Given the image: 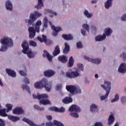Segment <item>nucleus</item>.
<instances>
[{
    "label": "nucleus",
    "mask_w": 126,
    "mask_h": 126,
    "mask_svg": "<svg viewBox=\"0 0 126 126\" xmlns=\"http://www.w3.org/2000/svg\"><path fill=\"white\" fill-rule=\"evenodd\" d=\"M47 13H52V14H54V15L57 16L58 15V14H57V12L49 9H45L44 10V14H47Z\"/></svg>",
    "instance_id": "c9c22d12"
},
{
    "label": "nucleus",
    "mask_w": 126,
    "mask_h": 126,
    "mask_svg": "<svg viewBox=\"0 0 126 126\" xmlns=\"http://www.w3.org/2000/svg\"><path fill=\"white\" fill-rule=\"evenodd\" d=\"M22 120L23 122L27 123L30 126H44L45 125V123H42L40 125H36L34 123H33L32 121L26 118H24L22 119Z\"/></svg>",
    "instance_id": "1a4fd4ad"
},
{
    "label": "nucleus",
    "mask_w": 126,
    "mask_h": 126,
    "mask_svg": "<svg viewBox=\"0 0 126 126\" xmlns=\"http://www.w3.org/2000/svg\"><path fill=\"white\" fill-rule=\"evenodd\" d=\"M118 72L121 73H125L126 72V64L125 63L121 64L118 68Z\"/></svg>",
    "instance_id": "4468645a"
},
{
    "label": "nucleus",
    "mask_w": 126,
    "mask_h": 126,
    "mask_svg": "<svg viewBox=\"0 0 126 126\" xmlns=\"http://www.w3.org/2000/svg\"><path fill=\"white\" fill-rule=\"evenodd\" d=\"M55 74V72L52 70H48L44 72V75L47 77H50Z\"/></svg>",
    "instance_id": "f3484780"
},
{
    "label": "nucleus",
    "mask_w": 126,
    "mask_h": 126,
    "mask_svg": "<svg viewBox=\"0 0 126 126\" xmlns=\"http://www.w3.org/2000/svg\"><path fill=\"white\" fill-rule=\"evenodd\" d=\"M24 82L26 83V84H30V81H29V80L28 79V78H24Z\"/></svg>",
    "instance_id": "bf43d9fd"
},
{
    "label": "nucleus",
    "mask_w": 126,
    "mask_h": 126,
    "mask_svg": "<svg viewBox=\"0 0 126 126\" xmlns=\"http://www.w3.org/2000/svg\"><path fill=\"white\" fill-rule=\"evenodd\" d=\"M30 16H42V14L38 11H35L31 13Z\"/></svg>",
    "instance_id": "4c0bfd02"
},
{
    "label": "nucleus",
    "mask_w": 126,
    "mask_h": 126,
    "mask_svg": "<svg viewBox=\"0 0 126 126\" xmlns=\"http://www.w3.org/2000/svg\"><path fill=\"white\" fill-rule=\"evenodd\" d=\"M28 31L30 32L29 37L30 39H33L35 35H36V32L34 29L32 27H30L28 28Z\"/></svg>",
    "instance_id": "9b49d317"
},
{
    "label": "nucleus",
    "mask_w": 126,
    "mask_h": 126,
    "mask_svg": "<svg viewBox=\"0 0 126 126\" xmlns=\"http://www.w3.org/2000/svg\"><path fill=\"white\" fill-rule=\"evenodd\" d=\"M49 110L50 111H54L56 112H59V113H63L65 112V108L63 107H61V108H58L57 107H49Z\"/></svg>",
    "instance_id": "f8f14e48"
},
{
    "label": "nucleus",
    "mask_w": 126,
    "mask_h": 126,
    "mask_svg": "<svg viewBox=\"0 0 126 126\" xmlns=\"http://www.w3.org/2000/svg\"><path fill=\"white\" fill-rule=\"evenodd\" d=\"M74 60L72 57H70L69 59V61L67 64V66L68 67H72L74 65Z\"/></svg>",
    "instance_id": "473e14b6"
},
{
    "label": "nucleus",
    "mask_w": 126,
    "mask_h": 126,
    "mask_svg": "<svg viewBox=\"0 0 126 126\" xmlns=\"http://www.w3.org/2000/svg\"><path fill=\"white\" fill-rule=\"evenodd\" d=\"M62 37L66 41H70L73 40V36L71 34H63L62 35Z\"/></svg>",
    "instance_id": "dca6fc26"
},
{
    "label": "nucleus",
    "mask_w": 126,
    "mask_h": 126,
    "mask_svg": "<svg viewBox=\"0 0 126 126\" xmlns=\"http://www.w3.org/2000/svg\"><path fill=\"white\" fill-rule=\"evenodd\" d=\"M5 6L6 9L8 10H12L13 9V6H12V3L9 0L6 1L5 3Z\"/></svg>",
    "instance_id": "4be33fe9"
},
{
    "label": "nucleus",
    "mask_w": 126,
    "mask_h": 126,
    "mask_svg": "<svg viewBox=\"0 0 126 126\" xmlns=\"http://www.w3.org/2000/svg\"><path fill=\"white\" fill-rule=\"evenodd\" d=\"M42 24V22L41 21H38L36 22L35 24V31L39 33L40 32V27L41 26Z\"/></svg>",
    "instance_id": "c85d7f7f"
},
{
    "label": "nucleus",
    "mask_w": 126,
    "mask_h": 126,
    "mask_svg": "<svg viewBox=\"0 0 126 126\" xmlns=\"http://www.w3.org/2000/svg\"><path fill=\"white\" fill-rule=\"evenodd\" d=\"M61 53V50L60 49L59 45H56L55 47V50L53 52V55L54 57L58 56Z\"/></svg>",
    "instance_id": "b1692460"
},
{
    "label": "nucleus",
    "mask_w": 126,
    "mask_h": 126,
    "mask_svg": "<svg viewBox=\"0 0 126 126\" xmlns=\"http://www.w3.org/2000/svg\"><path fill=\"white\" fill-rule=\"evenodd\" d=\"M76 46L78 49H81L83 47L82 43L81 42H79L76 43Z\"/></svg>",
    "instance_id": "864d4df0"
},
{
    "label": "nucleus",
    "mask_w": 126,
    "mask_h": 126,
    "mask_svg": "<svg viewBox=\"0 0 126 126\" xmlns=\"http://www.w3.org/2000/svg\"><path fill=\"white\" fill-rule=\"evenodd\" d=\"M32 97H33L34 99L41 100L42 99L48 98L49 96L47 94H38L37 95L35 94H32Z\"/></svg>",
    "instance_id": "9d476101"
},
{
    "label": "nucleus",
    "mask_w": 126,
    "mask_h": 126,
    "mask_svg": "<svg viewBox=\"0 0 126 126\" xmlns=\"http://www.w3.org/2000/svg\"><path fill=\"white\" fill-rule=\"evenodd\" d=\"M115 121V117L114 115H110L108 118V126H111L112 124L114 123Z\"/></svg>",
    "instance_id": "c756f323"
},
{
    "label": "nucleus",
    "mask_w": 126,
    "mask_h": 126,
    "mask_svg": "<svg viewBox=\"0 0 126 126\" xmlns=\"http://www.w3.org/2000/svg\"><path fill=\"white\" fill-rule=\"evenodd\" d=\"M58 60L63 63H66L67 62V58L65 55H61L58 57Z\"/></svg>",
    "instance_id": "412c9836"
},
{
    "label": "nucleus",
    "mask_w": 126,
    "mask_h": 126,
    "mask_svg": "<svg viewBox=\"0 0 126 126\" xmlns=\"http://www.w3.org/2000/svg\"><path fill=\"white\" fill-rule=\"evenodd\" d=\"M81 111L80 107L77 105H73L69 108V111H75L76 113H79Z\"/></svg>",
    "instance_id": "2eb2a0df"
},
{
    "label": "nucleus",
    "mask_w": 126,
    "mask_h": 126,
    "mask_svg": "<svg viewBox=\"0 0 126 126\" xmlns=\"http://www.w3.org/2000/svg\"><path fill=\"white\" fill-rule=\"evenodd\" d=\"M8 118L12 122H17L20 120V118L17 116H8Z\"/></svg>",
    "instance_id": "f704fd0d"
},
{
    "label": "nucleus",
    "mask_w": 126,
    "mask_h": 126,
    "mask_svg": "<svg viewBox=\"0 0 126 126\" xmlns=\"http://www.w3.org/2000/svg\"><path fill=\"white\" fill-rule=\"evenodd\" d=\"M0 42L3 45L1 47V49H0V51L2 52H5L7 50V46H12L13 45L12 39L8 37L1 39Z\"/></svg>",
    "instance_id": "f03ea898"
},
{
    "label": "nucleus",
    "mask_w": 126,
    "mask_h": 126,
    "mask_svg": "<svg viewBox=\"0 0 126 126\" xmlns=\"http://www.w3.org/2000/svg\"><path fill=\"white\" fill-rule=\"evenodd\" d=\"M72 102V98L70 97H66L63 99L64 104H69Z\"/></svg>",
    "instance_id": "cd10ccee"
},
{
    "label": "nucleus",
    "mask_w": 126,
    "mask_h": 126,
    "mask_svg": "<svg viewBox=\"0 0 126 126\" xmlns=\"http://www.w3.org/2000/svg\"><path fill=\"white\" fill-rule=\"evenodd\" d=\"M84 59L87 60L89 62L92 63H93L99 64L101 63L100 59L98 58L91 59L86 56H85Z\"/></svg>",
    "instance_id": "6e6552de"
},
{
    "label": "nucleus",
    "mask_w": 126,
    "mask_h": 126,
    "mask_svg": "<svg viewBox=\"0 0 126 126\" xmlns=\"http://www.w3.org/2000/svg\"><path fill=\"white\" fill-rule=\"evenodd\" d=\"M55 32H52V35L54 36H57L58 35V33L62 31H59V32H57L56 31H54Z\"/></svg>",
    "instance_id": "052dcab7"
},
{
    "label": "nucleus",
    "mask_w": 126,
    "mask_h": 126,
    "mask_svg": "<svg viewBox=\"0 0 126 126\" xmlns=\"http://www.w3.org/2000/svg\"><path fill=\"white\" fill-rule=\"evenodd\" d=\"M112 32L113 31L111 29L106 28L105 29L104 31V33H105L104 34L106 36H110L111 35Z\"/></svg>",
    "instance_id": "72a5a7b5"
},
{
    "label": "nucleus",
    "mask_w": 126,
    "mask_h": 126,
    "mask_svg": "<svg viewBox=\"0 0 126 126\" xmlns=\"http://www.w3.org/2000/svg\"><path fill=\"white\" fill-rule=\"evenodd\" d=\"M101 86L102 88H103V89L105 90L106 93L105 95H103L100 97V100H103L108 97L109 94L110 92L111 89V83L108 82V81H105L104 85H101Z\"/></svg>",
    "instance_id": "7ed1b4c3"
},
{
    "label": "nucleus",
    "mask_w": 126,
    "mask_h": 126,
    "mask_svg": "<svg viewBox=\"0 0 126 126\" xmlns=\"http://www.w3.org/2000/svg\"><path fill=\"white\" fill-rule=\"evenodd\" d=\"M34 88L37 89L45 88L47 92H50L52 88L51 83H48V81L45 78H43L39 82H36L34 84Z\"/></svg>",
    "instance_id": "f257e3e1"
},
{
    "label": "nucleus",
    "mask_w": 126,
    "mask_h": 126,
    "mask_svg": "<svg viewBox=\"0 0 126 126\" xmlns=\"http://www.w3.org/2000/svg\"><path fill=\"white\" fill-rule=\"evenodd\" d=\"M94 126H103L102 123L96 122L95 124H94Z\"/></svg>",
    "instance_id": "6e6d98bb"
},
{
    "label": "nucleus",
    "mask_w": 126,
    "mask_h": 126,
    "mask_svg": "<svg viewBox=\"0 0 126 126\" xmlns=\"http://www.w3.org/2000/svg\"><path fill=\"white\" fill-rule=\"evenodd\" d=\"M48 23V20H47L46 17H45L44 18V22H43L44 27L46 28L48 27V25H47Z\"/></svg>",
    "instance_id": "09e8293b"
},
{
    "label": "nucleus",
    "mask_w": 126,
    "mask_h": 126,
    "mask_svg": "<svg viewBox=\"0 0 126 126\" xmlns=\"http://www.w3.org/2000/svg\"><path fill=\"white\" fill-rule=\"evenodd\" d=\"M37 19V17L35 16H30V19L28 20H26V22L27 23V21L28 22V24L31 25L33 24V22L35 21Z\"/></svg>",
    "instance_id": "bb28decb"
},
{
    "label": "nucleus",
    "mask_w": 126,
    "mask_h": 126,
    "mask_svg": "<svg viewBox=\"0 0 126 126\" xmlns=\"http://www.w3.org/2000/svg\"><path fill=\"white\" fill-rule=\"evenodd\" d=\"M6 107H7V113H8L9 111H11L12 110L13 106L11 104H7Z\"/></svg>",
    "instance_id": "49530a36"
},
{
    "label": "nucleus",
    "mask_w": 126,
    "mask_h": 126,
    "mask_svg": "<svg viewBox=\"0 0 126 126\" xmlns=\"http://www.w3.org/2000/svg\"><path fill=\"white\" fill-rule=\"evenodd\" d=\"M30 46H32L34 47L37 46L36 42L33 41V40H30Z\"/></svg>",
    "instance_id": "de8ad7c7"
},
{
    "label": "nucleus",
    "mask_w": 126,
    "mask_h": 126,
    "mask_svg": "<svg viewBox=\"0 0 126 126\" xmlns=\"http://www.w3.org/2000/svg\"><path fill=\"white\" fill-rule=\"evenodd\" d=\"M97 3V0H93L91 1V3Z\"/></svg>",
    "instance_id": "338daca9"
},
{
    "label": "nucleus",
    "mask_w": 126,
    "mask_h": 126,
    "mask_svg": "<svg viewBox=\"0 0 126 126\" xmlns=\"http://www.w3.org/2000/svg\"><path fill=\"white\" fill-rule=\"evenodd\" d=\"M44 42L47 46H50L51 45L53 44V43L52 40L51 39H47V38H46V42Z\"/></svg>",
    "instance_id": "37998d69"
},
{
    "label": "nucleus",
    "mask_w": 126,
    "mask_h": 126,
    "mask_svg": "<svg viewBox=\"0 0 126 126\" xmlns=\"http://www.w3.org/2000/svg\"><path fill=\"white\" fill-rule=\"evenodd\" d=\"M43 57L44 58L47 57L49 61H51L52 60V56L49 54V53L46 51H43Z\"/></svg>",
    "instance_id": "393cba45"
},
{
    "label": "nucleus",
    "mask_w": 126,
    "mask_h": 126,
    "mask_svg": "<svg viewBox=\"0 0 126 126\" xmlns=\"http://www.w3.org/2000/svg\"><path fill=\"white\" fill-rule=\"evenodd\" d=\"M0 126H5V124L3 122L0 123Z\"/></svg>",
    "instance_id": "774afa93"
},
{
    "label": "nucleus",
    "mask_w": 126,
    "mask_h": 126,
    "mask_svg": "<svg viewBox=\"0 0 126 126\" xmlns=\"http://www.w3.org/2000/svg\"><path fill=\"white\" fill-rule=\"evenodd\" d=\"M19 74H21L23 76H26L27 75L26 73L23 71L22 70L19 71Z\"/></svg>",
    "instance_id": "13d9d810"
},
{
    "label": "nucleus",
    "mask_w": 126,
    "mask_h": 126,
    "mask_svg": "<svg viewBox=\"0 0 126 126\" xmlns=\"http://www.w3.org/2000/svg\"><path fill=\"white\" fill-rule=\"evenodd\" d=\"M34 108L38 111H44V107H40L38 105H34Z\"/></svg>",
    "instance_id": "c03bdc74"
},
{
    "label": "nucleus",
    "mask_w": 126,
    "mask_h": 126,
    "mask_svg": "<svg viewBox=\"0 0 126 126\" xmlns=\"http://www.w3.org/2000/svg\"><path fill=\"white\" fill-rule=\"evenodd\" d=\"M119 99V96L118 94H116L115 95V97H114V98H113L112 101L111 102L114 103L116 101H117V100H118Z\"/></svg>",
    "instance_id": "8fccbe9b"
},
{
    "label": "nucleus",
    "mask_w": 126,
    "mask_h": 126,
    "mask_svg": "<svg viewBox=\"0 0 126 126\" xmlns=\"http://www.w3.org/2000/svg\"><path fill=\"white\" fill-rule=\"evenodd\" d=\"M46 118H47V120H48L49 121L53 119V117H52L51 116H46Z\"/></svg>",
    "instance_id": "0e129e2a"
},
{
    "label": "nucleus",
    "mask_w": 126,
    "mask_h": 126,
    "mask_svg": "<svg viewBox=\"0 0 126 126\" xmlns=\"http://www.w3.org/2000/svg\"><path fill=\"white\" fill-rule=\"evenodd\" d=\"M22 89L23 90H26V91L28 92V93L29 94H31V91H30V89L29 88V87H28V86L26 85H23L22 86Z\"/></svg>",
    "instance_id": "a19ab883"
},
{
    "label": "nucleus",
    "mask_w": 126,
    "mask_h": 126,
    "mask_svg": "<svg viewBox=\"0 0 126 126\" xmlns=\"http://www.w3.org/2000/svg\"><path fill=\"white\" fill-rule=\"evenodd\" d=\"M22 47L23 49L22 52L25 54H27L29 58H33L34 57V55L32 54L31 50H29V44L26 41L23 42Z\"/></svg>",
    "instance_id": "20e7f679"
},
{
    "label": "nucleus",
    "mask_w": 126,
    "mask_h": 126,
    "mask_svg": "<svg viewBox=\"0 0 126 126\" xmlns=\"http://www.w3.org/2000/svg\"><path fill=\"white\" fill-rule=\"evenodd\" d=\"M48 98H42V100L39 101V104L43 105H46L48 104L51 105V101L47 99Z\"/></svg>",
    "instance_id": "6ab92c4d"
},
{
    "label": "nucleus",
    "mask_w": 126,
    "mask_h": 126,
    "mask_svg": "<svg viewBox=\"0 0 126 126\" xmlns=\"http://www.w3.org/2000/svg\"><path fill=\"white\" fill-rule=\"evenodd\" d=\"M121 102L123 104H124L126 102V97L123 96L121 97Z\"/></svg>",
    "instance_id": "4d7b16f0"
},
{
    "label": "nucleus",
    "mask_w": 126,
    "mask_h": 126,
    "mask_svg": "<svg viewBox=\"0 0 126 126\" xmlns=\"http://www.w3.org/2000/svg\"><path fill=\"white\" fill-rule=\"evenodd\" d=\"M46 125V126H64L63 123L56 120L53 121V123L51 122H47Z\"/></svg>",
    "instance_id": "0eeeda50"
},
{
    "label": "nucleus",
    "mask_w": 126,
    "mask_h": 126,
    "mask_svg": "<svg viewBox=\"0 0 126 126\" xmlns=\"http://www.w3.org/2000/svg\"><path fill=\"white\" fill-rule=\"evenodd\" d=\"M6 112V109L5 108L2 109L0 110V116L3 117H6L8 116L7 114L5 113Z\"/></svg>",
    "instance_id": "e433bc0d"
},
{
    "label": "nucleus",
    "mask_w": 126,
    "mask_h": 126,
    "mask_svg": "<svg viewBox=\"0 0 126 126\" xmlns=\"http://www.w3.org/2000/svg\"><path fill=\"white\" fill-rule=\"evenodd\" d=\"M66 76L68 78H76L80 75V73L78 71H71V72H68L66 73Z\"/></svg>",
    "instance_id": "423d86ee"
},
{
    "label": "nucleus",
    "mask_w": 126,
    "mask_h": 126,
    "mask_svg": "<svg viewBox=\"0 0 126 126\" xmlns=\"http://www.w3.org/2000/svg\"><path fill=\"white\" fill-rule=\"evenodd\" d=\"M81 33L84 36H85L86 35V31L85 30H84L83 29H82L81 30Z\"/></svg>",
    "instance_id": "e2e57ef3"
},
{
    "label": "nucleus",
    "mask_w": 126,
    "mask_h": 126,
    "mask_svg": "<svg viewBox=\"0 0 126 126\" xmlns=\"http://www.w3.org/2000/svg\"><path fill=\"white\" fill-rule=\"evenodd\" d=\"M6 72L8 75L12 77H16V73L15 71H13V70L10 69H6Z\"/></svg>",
    "instance_id": "5701e85b"
},
{
    "label": "nucleus",
    "mask_w": 126,
    "mask_h": 126,
    "mask_svg": "<svg viewBox=\"0 0 126 126\" xmlns=\"http://www.w3.org/2000/svg\"><path fill=\"white\" fill-rule=\"evenodd\" d=\"M67 91L72 94L74 93L80 94L82 93L81 90L79 87H76L72 85H68L66 86Z\"/></svg>",
    "instance_id": "39448f33"
},
{
    "label": "nucleus",
    "mask_w": 126,
    "mask_h": 126,
    "mask_svg": "<svg viewBox=\"0 0 126 126\" xmlns=\"http://www.w3.org/2000/svg\"><path fill=\"white\" fill-rule=\"evenodd\" d=\"M69 115H70L72 117H73V118H78L79 117L78 114L76 113L71 112L70 113H69Z\"/></svg>",
    "instance_id": "3c124183"
},
{
    "label": "nucleus",
    "mask_w": 126,
    "mask_h": 126,
    "mask_svg": "<svg viewBox=\"0 0 126 126\" xmlns=\"http://www.w3.org/2000/svg\"><path fill=\"white\" fill-rule=\"evenodd\" d=\"M83 28L85 31H88V32H90V26L89 25L84 24L83 25Z\"/></svg>",
    "instance_id": "a18cd8bd"
},
{
    "label": "nucleus",
    "mask_w": 126,
    "mask_h": 126,
    "mask_svg": "<svg viewBox=\"0 0 126 126\" xmlns=\"http://www.w3.org/2000/svg\"><path fill=\"white\" fill-rule=\"evenodd\" d=\"M44 6V4H43V0H38V4L34 6L35 8L37 9H40L42 7Z\"/></svg>",
    "instance_id": "7c9ffc66"
},
{
    "label": "nucleus",
    "mask_w": 126,
    "mask_h": 126,
    "mask_svg": "<svg viewBox=\"0 0 126 126\" xmlns=\"http://www.w3.org/2000/svg\"><path fill=\"white\" fill-rule=\"evenodd\" d=\"M49 25H50L51 29L53 31L59 32V31H63V29L61 27H56L55 26L53 25V24L50 21L49 22Z\"/></svg>",
    "instance_id": "aec40b11"
},
{
    "label": "nucleus",
    "mask_w": 126,
    "mask_h": 126,
    "mask_svg": "<svg viewBox=\"0 0 126 126\" xmlns=\"http://www.w3.org/2000/svg\"><path fill=\"white\" fill-rule=\"evenodd\" d=\"M13 113L15 115H23L24 114V111L21 107H17L13 110Z\"/></svg>",
    "instance_id": "ddd939ff"
},
{
    "label": "nucleus",
    "mask_w": 126,
    "mask_h": 126,
    "mask_svg": "<svg viewBox=\"0 0 126 126\" xmlns=\"http://www.w3.org/2000/svg\"><path fill=\"white\" fill-rule=\"evenodd\" d=\"M62 88V85L61 84H58L56 86V90L57 91H59V90H60Z\"/></svg>",
    "instance_id": "680f3d73"
},
{
    "label": "nucleus",
    "mask_w": 126,
    "mask_h": 126,
    "mask_svg": "<svg viewBox=\"0 0 126 126\" xmlns=\"http://www.w3.org/2000/svg\"><path fill=\"white\" fill-rule=\"evenodd\" d=\"M91 111L92 113H95L98 112V107L94 104H92L90 107Z\"/></svg>",
    "instance_id": "2f4dec72"
},
{
    "label": "nucleus",
    "mask_w": 126,
    "mask_h": 126,
    "mask_svg": "<svg viewBox=\"0 0 126 126\" xmlns=\"http://www.w3.org/2000/svg\"><path fill=\"white\" fill-rule=\"evenodd\" d=\"M77 67L79 68L81 71H84V66L81 63H78L77 64Z\"/></svg>",
    "instance_id": "603ef678"
},
{
    "label": "nucleus",
    "mask_w": 126,
    "mask_h": 126,
    "mask_svg": "<svg viewBox=\"0 0 126 126\" xmlns=\"http://www.w3.org/2000/svg\"><path fill=\"white\" fill-rule=\"evenodd\" d=\"M106 38V34L103 33L102 35H98L95 37V41L100 42L103 41Z\"/></svg>",
    "instance_id": "a211bd4d"
},
{
    "label": "nucleus",
    "mask_w": 126,
    "mask_h": 126,
    "mask_svg": "<svg viewBox=\"0 0 126 126\" xmlns=\"http://www.w3.org/2000/svg\"><path fill=\"white\" fill-rule=\"evenodd\" d=\"M42 38L40 36H38L37 37L38 40L39 41V42H46L47 36L43 34L42 35Z\"/></svg>",
    "instance_id": "ea45409f"
},
{
    "label": "nucleus",
    "mask_w": 126,
    "mask_h": 126,
    "mask_svg": "<svg viewBox=\"0 0 126 126\" xmlns=\"http://www.w3.org/2000/svg\"><path fill=\"white\" fill-rule=\"evenodd\" d=\"M64 46H65V47L63 49V53L64 54H67L70 51V46L68 45V43L66 42L64 43Z\"/></svg>",
    "instance_id": "a878e982"
},
{
    "label": "nucleus",
    "mask_w": 126,
    "mask_h": 126,
    "mask_svg": "<svg viewBox=\"0 0 126 126\" xmlns=\"http://www.w3.org/2000/svg\"><path fill=\"white\" fill-rule=\"evenodd\" d=\"M120 57L123 58V61H126V54L125 52H123L122 54H121Z\"/></svg>",
    "instance_id": "5fc2aeb1"
},
{
    "label": "nucleus",
    "mask_w": 126,
    "mask_h": 126,
    "mask_svg": "<svg viewBox=\"0 0 126 126\" xmlns=\"http://www.w3.org/2000/svg\"><path fill=\"white\" fill-rule=\"evenodd\" d=\"M84 14L85 15V16H93V13H90L88 10L85 9L84 11Z\"/></svg>",
    "instance_id": "79ce46f5"
},
{
    "label": "nucleus",
    "mask_w": 126,
    "mask_h": 126,
    "mask_svg": "<svg viewBox=\"0 0 126 126\" xmlns=\"http://www.w3.org/2000/svg\"><path fill=\"white\" fill-rule=\"evenodd\" d=\"M121 20L123 21H126V16H123L121 17Z\"/></svg>",
    "instance_id": "69168bd1"
},
{
    "label": "nucleus",
    "mask_w": 126,
    "mask_h": 126,
    "mask_svg": "<svg viewBox=\"0 0 126 126\" xmlns=\"http://www.w3.org/2000/svg\"><path fill=\"white\" fill-rule=\"evenodd\" d=\"M112 0H107L105 3V8H109L112 5Z\"/></svg>",
    "instance_id": "58836bf2"
}]
</instances>
